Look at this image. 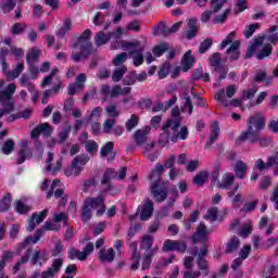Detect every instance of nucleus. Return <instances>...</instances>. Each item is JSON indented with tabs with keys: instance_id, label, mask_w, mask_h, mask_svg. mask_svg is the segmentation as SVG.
<instances>
[{
	"instance_id": "obj_1",
	"label": "nucleus",
	"mask_w": 278,
	"mask_h": 278,
	"mask_svg": "<svg viewBox=\"0 0 278 278\" xmlns=\"http://www.w3.org/2000/svg\"><path fill=\"white\" fill-rule=\"evenodd\" d=\"M119 179L123 181L127 177V167H121L117 172L114 168H108L101 179V186H106L102 193L97 198L87 197L81 207V220L88 223L92 218V210H96V216H103L105 214V194L112 190V179Z\"/></svg>"
},
{
	"instance_id": "obj_2",
	"label": "nucleus",
	"mask_w": 278,
	"mask_h": 278,
	"mask_svg": "<svg viewBox=\"0 0 278 278\" xmlns=\"http://www.w3.org/2000/svg\"><path fill=\"white\" fill-rule=\"evenodd\" d=\"M248 128L238 138V142H247L250 140L251 144H255L260 140V131L266 127V119L264 113H255L247 121Z\"/></svg>"
},
{
	"instance_id": "obj_3",
	"label": "nucleus",
	"mask_w": 278,
	"mask_h": 278,
	"mask_svg": "<svg viewBox=\"0 0 278 278\" xmlns=\"http://www.w3.org/2000/svg\"><path fill=\"white\" fill-rule=\"evenodd\" d=\"M264 40H266V35H261L252 39V43L248 47V51L245 53V58L248 60L255 55L256 60L262 61L273 55V45H264Z\"/></svg>"
},
{
	"instance_id": "obj_4",
	"label": "nucleus",
	"mask_w": 278,
	"mask_h": 278,
	"mask_svg": "<svg viewBox=\"0 0 278 278\" xmlns=\"http://www.w3.org/2000/svg\"><path fill=\"white\" fill-rule=\"evenodd\" d=\"M188 127L182 126L179 131V127L173 128V126H169L167 128H162V132L159 137V144L161 147H166L170 140L175 143L179 140H188Z\"/></svg>"
},
{
	"instance_id": "obj_5",
	"label": "nucleus",
	"mask_w": 278,
	"mask_h": 278,
	"mask_svg": "<svg viewBox=\"0 0 278 278\" xmlns=\"http://www.w3.org/2000/svg\"><path fill=\"white\" fill-rule=\"evenodd\" d=\"M90 29H86L80 37L78 38V42L74 43V47H79L80 53L72 54V59L75 62H80L83 58H88V55H94L97 53V49L92 47V42H90Z\"/></svg>"
},
{
	"instance_id": "obj_6",
	"label": "nucleus",
	"mask_w": 278,
	"mask_h": 278,
	"mask_svg": "<svg viewBox=\"0 0 278 278\" xmlns=\"http://www.w3.org/2000/svg\"><path fill=\"white\" fill-rule=\"evenodd\" d=\"M16 92V85L10 84L5 90L0 91V103L2 109H0V118L8 114H12L14 111V101H12V96Z\"/></svg>"
},
{
	"instance_id": "obj_7",
	"label": "nucleus",
	"mask_w": 278,
	"mask_h": 278,
	"mask_svg": "<svg viewBox=\"0 0 278 278\" xmlns=\"http://www.w3.org/2000/svg\"><path fill=\"white\" fill-rule=\"evenodd\" d=\"M229 45H230V47H229ZM226 47H229L226 50V53L228 54L229 60L231 62L239 60V58H240V41L236 40V30H232L230 34L227 35V37L222 41L219 49L223 50V49H226Z\"/></svg>"
},
{
	"instance_id": "obj_8",
	"label": "nucleus",
	"mask_w": 278,
	"mask_h": 278,
	"mask_svg": "<svg viewBox=\"0 0 278 278\" xmlns=\"http://www.w3.org/2000/svg\"><path fill=\"white\" fill-rule=\"evenodd\" d=\"M210 66H213L215 73H219V76L215 83V86H220L223 79H227V73H229V67L223 65V54L220 52H215L208 58Z\"/></svg>"
},
{
	"instance_id": "obj_9",
	"label": "nucleus",
	"mask_w": 278,
	"mask_h": 278,
	"mask_svg": "<svg viewBox=\"0 0 278 278\" xmlns=\"http://www.w3.org/2000/svg\"><path fill=\"white\" fill-rule=\"evenodd\" d=\"M88 155L81 154L77 155L73 161L72 165L65 169L66 177H79L81 175V170H84V166L88 164Z\"/></svg>"
},
{
	"instance_id": "obj_10",
	"label": "nucleus",
	"mask_w": 278,
	"mask_h": 278,
	"mask_svg": "<svg viewBox=\"0 0 278 278\" xmlns=\"http://www.w3.org/2000/svg\"><path fill=\"white\" fill-rule=\"evenodd\" d=\"M150 190L157 203H162L168 198V185L162 180L152 182Z\"/></svg>"
},
{
	"instance_id": "obj_11",
	"label": "nucleus",
	"mask_w": 278,
	"mask_h": 278,
	"mask_svg": "<svg viewBox=\"0 0 278 278\" xmlns=\"http://www.w3.org/2000/svg\"><path fill=\"white\" fill-rule=\"evenodd\" d=\"M188 249V244L185 241H177L167 239L163 243V253H168L170 251H177V253H185Z\"/></svg>"
},
{
	"instance_id": "obj_12",
	"label": "nucleus",
	"mask_w": 278,
	"mask_h": 278,
	"mask_svg": "<svg viewBox=\"0 0 278 278\" xmlns=\"http://www.w3.org/2000/svg\"><path fill=\"white\" fill-rule=\"evenodd\" d=\"M141 42L138 40L127 41L123 39H117L111 43V50L122 49L123 51H130L131 49H138Z\"/></svg>"
},
{
	"instance_id": "obj_13",
	"label": "nucleus",
	"mask_w": 278,
	"mask_h": 278,
	"mask_svg": "<svg viewBox=\"0 0 278 278\" xmlns=\"http://www.w3.org/2000/svg\"><path fill=\"white\" fill-rule=\"evenodd\" d=\"M40 134H42V136H46V138H49V136H51V134H53V128H51V124L43 123V124L36 126L30 131L31 140H38V138L40 137Z\"/></svg>"
},
{
	"instance_id": "obj_14",
	"label": "nucleus",
	"mask_w": 278,
	"mask_h": 278,
	"mask_svg": "<svg viewBox=\"0 0 278 278\" xmlns=\"http://www.w3.org/2000/svg\"><path fill=\"white\" fill-rule=\"evenodd\" d=\"M181 112L179 108L176 106L172 110V118L167 119V122L162 126V129H166L172 127L173 129H177V127H181Z\"/></svg>"
},
{
	"instance_id": "obj_15",
	"label": "nucleus",
	"mask_w": 278,
	"mask_h": 278,
	"mask_svg": "<svg viewBox=\"0 0 278 278\" xmlns=\"http://www.w3.org/2000/svg\"><path fill=\"white\" fill-rule=\"evenodd\" d=\"M208 238L210 232H207V226H205L203 223H200L198 225L197 232L191 237L193 244H197L198 242H207Z\"/></svg>"
},
{
	"instance_id": "obj_16",
	"label": "nucleus",
	"mask_w": 278,
	"mask_h": 278,
	"mask_svg": "<svg viewBox=\"0 0 278 278\" xmlns=\"http://www.w3.org/2000/svg\"><path fill=\"white\" fill-rule=\"evenodd\" d=\"M18 159L16 161V164L21 165L25 162V160H31L33 153L29 149V141L23 140L21 142V150L17 152Z\"/></svg>"
},
{
	"instance_id": "obj_17",
	"label": "nucleus",
	"mask_w": 278,
	"mask_h": 278,
	"mask_svg": "<svg viewBox=\"0 0 278 278\" xmlns=\"http://www.w3.org/2000/svg\"><path fill=\"white\" fill-rule=\"evenodd\" d=\"M48 260H49V252H47L46 249L35 250L33 252L31 257H30V264L33 266H36L37 264L39 266H42V264H46V262Z\"/></svg>"
},
{
	"instance_id": "obj_18",
	"label": "nucleus",
	"mask_w": 278,
	"mask_h": 278,
	"mask_svg": "<svg viewBox=\"0 0 278 278\" xmlns=\"http://www.w3.org/2000/svg\"><path fill=\"white\" fill-rule=\"evenodd\" d=\"M154 243L155 237L146 233L141 237V240L139 241V247L141 251H146L144 253H151L153 250H155V247H153Z\"/></svg>"
},
{
	"instance_id": "obj_19",
	"label": "nucleus",
	"mask_w": 278,
	"mask_h": 278,
	"mask_svg": "<svg viewBox=\"0 0 278 278\" xmlns=\"http://www.w3.org/2000/svg\"><path fill=\"white\" fill-rule=\"evenodd\" d=\"M129 249L131 251L130 260L132 262L130 268L131 270H138V268H140V252H138V242H130Z\"/></svg>"
},
{
	"instance_id": "obj_20",
	"label": "nucleus",
	"mask_w": 278,
	"mask_h": 278,
	"mask_svg": "<svg viewBox=\"0 0 278 278\" xmlns=\"http://www.w3.org/2000/svg\"><path fill=\"white\" fill-rule=\"evenodd\" d=\"M149 134H151V127L149 126L143 129L136 130L134 134L136 144H138V147L146 144L147 140H149Z\"/></svg>"
},
{
	"instance_id": "obj_21",
	"label": "nucleus",
	"mask_w": 278,
	"mask_h": 278,
	"mask_svg": "<svg viewBox=\"0 0 278 278\" xmlns=\"http://www.w3.org/2000/svg\"><path fill=\"white\" fill-rule=\"evenodd\" d=\"M128 51V55H132L134 66H142L144 63V55L142 54L144 52V48L139 46L138 48Z\"/></svg>"
},
{
	"instance_id": "obj_22",
	"label": "nucleus",
	"mask_w": 278,
	"mask_h": 278,
	"mask_svg": "<svg viewBox=\"0 0 278 278\" xmlns=\"http://www.w3.org/2000/svg\"><path fill=\"white\" fill-rule=\"evenodd\" d=\"M116 257L114 249H101L99 252V260L102 264H112Z\"/></svg>"
},
{
	"instance_id": "obj_23",
	"label": "nucleus",
	"mask_w": 278,
	"mask_h": 278,
	"mask_svg": "<svg viewBox=\"0 0 278 278\" xmlns=\"http://www.w3.org/2000/svg\"><path fill=\"white\" fill-rule=\"evenodd\" d=\"M47 214H49V210H43L39 214H33L31 219L28 223V231H34L36 229V225H40L47 218Z\"/></svg>"
},
{
	"instance_id": "obj_24",
	"label": "nucleus",
	"mask_w": 278,
	"mask_h": 278,
	"mask_svg": "<svg viewBox=\"0 0 278 278\" xmlns=\"http://www.w3.org/2000/svg\"><path fill=\"white\" fill-rule=\"evenodd\" d=\"M157 251H160V247L154 245V250H152L151 252H143L141 265L142 270H149V268H151V264L153 263V256L157 254Z\"/></svg>"
},
{
	"instance_id": "obj_25",
	"label": "nucleus",
	"mask_w": 278,
	"mask_h": 278,
	"mask_svg": "<svg viewBox=\"0 0 278 278\" xmlns=\"http://www.w3.org/2000/svg\"><path fill=\"white\" fill-rule=\"evenodd\" d=\"M188 30L186 31L187 40H192L199 34V20L190 18L187 24Z\"/></svg>"
},
{
	"instance_id": "obj_26",
	"label": "nucleus",
	"mask_w": 278,
	"mask_h": 278,
	"mask_svg": "<svg viewBox=\"0 0 278 278\" xmlns=\"http://www.w3.org/2000/svg\"><path fill=\"white\" fill-rule=\"evenodd\" d=\"M12 260H14L13 251L7 250L2 252V260L0 261V278H8L3 268L7 266L5 262H12Z\"/></svg>"
},
{
	"instance_id": "obj_27",
	"label": "nucleus",
	"mask_w": 278,
	"mask_h": 278,
	"mask_svg": "<svg viewBox=\"0 0 278 278\" xmlns=\"http://www.w3.org/2000/svg\"><path fill=\"white\" fill-rule=\"evenodd\" d=\"M273 166H275V159H270V156H268L267 162H264L262 159H257L254 164V170L264 173V170H268V168H273Z\"/></svg>"
},
{
	"instance_id": "obj_28",
	"label": "nucleus",
	"mask_w": 278,
	"mask_h": 278,
	"mask_svg": "<svg viewBox=\"0 0 278 278\" xmlns=\"http://www.w3.org/2000/svg\"><path fill=\"white\" fill-rule=\"evenodd\" d=\"M31 253H34V248H27L26 252L24 253V256L15 263V265L12 268L13 275H16L18 270H21V266L23 264H27L29 262V257H31Z\"/></svg>"
},
{
	"instance_id": "obj_29",
	"label": "nucleus",
	"mask_w": 278,
	"mask_h": 278,
	"mask_svg": "<svg viewBox=\"0 0 278 278\" xmlns=\"http://www.w3.org/2000/svg\"><path fill=\"white\" fill-rule=\"evenodd\" d=\"M112 151H114V142L109 141L101 148L100 155L101 157H108V162H112L116 157Z\"/></svg>"
},
{
	"instance_id": "obj_30",
	"label": "nucleus",
	"mask_w": 278,
	"mask_h": 278,
	"mask_svg": "<svg viewBox=\"0 0 278 278\" xmlns=\"http://www.w3.org/2000/svg\"><path fill=\"white\" fill-rule=\"evenodd\" d=\"M193 65L194 56H192V51L189 50L182 56L181 71H184V73H188V71L191 70Z\"/></svg>"
},
{
	"instance_id": "obj_31",
	"label": "nucleus",
	"mask_w": 278,
	"mask_h": 278,
	"mask_svg": "<svg viewBox=\"0 0 278 278\" xmlns=\"http://www.w3.org/2000/svg\"><path fill=\"white\" fill-rule=\"evenodd\" d=\"M153 216V201L147 200L140 213V220H149Z\"/></svg>"
},
{
	"instance_id": "obj_32",
	"label": "nucleus",
	"mask_w": 278,
	"mask_h": 278,
	"mask_svg": "<svg viewBox=\"0 0 278 278\" xmlns=\"http://www.w3.org/2000/svg\"><path fill=\"white\" fill-rule=\"evenodd\" d=\"M249 170V165L243 161H237L235 164V174L238 179H244L247 177V173Z\"/></svg>"
},
{
	"instance_id": "obj_33",
	"label": "nucleus",
	"mask_w": 278,
	"mask_h": 278,
	"mask_svg": "<svg viewBox=\"0 0 278 278\" xmlns=\"http://www.w3.org/2000/svg\"><path fill=\"white\" fill-rule=\"evenodd\" d=\"M218 136H220V127L218 126V122H214L212 124V132L208 141L204 146V149H210L213 146L215 140H218Z\"/></svg>"
},
{
	"instance_id": "obj_34",
	"label": "nucleus",
	"mask_w": 278,
	"mask_h": 278,
	"mask_svg": "<svg viewBox=\"0 0 278 278\" xmlns=\"http://www.w3.org/2000/svg\"><path fill=\"white\" fill-rule=\"evenodd\" d=\"M236 176L231 174H224L222 178V182L217 184V188H222V190H229L231 186H233V180Z\"/></svg>"
},
{
	"instance_id": "obj_35",
	"label": "nucleus",
	"mask_w": 278,
	"mask_h": 278,
	"mask_svg": "<svg viewBox=\"0 0 278 278\" xmlns=\"http://www.w3.org/2000/svg\"><path fill=\"white\" fill-rule=\"evenodd\" d=\"M154 36H163L164 38H168L170 36V28L164 22H160L157 26L154 27L153 30Z\"/></svg>"
},
{
	"instance_id": "obj_36",
	"label": "nucleus",
	"mask_w": 278,
	"mask_h": 278,
	"mask_svg": "<svg viewBox=\"0 0 278 278\" xmlns=\"http://www.w3.org/2000/svg\"><path fill=\"white\" fill-rule=\"evenodd\" d=\"M164 175V165L157 163L155 165V168L151 170L150 175L148 176V179L151 181H162L161 177Z\"/></svg>"
},
{
	"instance_id": "obj_37",
	"label": "nucleus",
	"mask_w": 278,
	"mask_h": 278,
	"mask_svg": "<svg viewBox=\"0 0 278 278\" xmlns=\"http://www.w3.org/2000/svg\"><path fill=\"white\" fill-rule=\"evenodd\" d=\"M110 40H112V35H110V33L105 34L104 31H99L94 37L97 47H103V45H108Z\"/></svg>"
},
{
	"instance_id": "obj_38",
	"label": "nucleus",
	"mask_w": 278,
	"mask_h": 278,
	"mask_svg": "<svg viewBox=\"0 0 278 278\" xmlns=\"http://www.w3.org/2000/svg\"><path fill=\"white\" fill-rule=\"evenodd\" d=\"M18 85L22 88H27L28 92H34V90H36V86L31 83V77L27 76V74L22 75Z\"/></svg>"
},
{
	"instance_id": "obj_39",
	"label": "nucleus",
	"mask_w": 278,
	"mask_h": 278,
	"mask_svg": "<svg viewBox=\"0 0 278 278\" xmlns=\"http://www.w3.org/2000/svg\"><path fill=\"white\" fill-rule=\"evenodd\" d=\"M71 125L65 124L64 127L61 129V131L58 135L59 140L56 141L58 144H64L66 140H68V136H71Z\"/></svg>"
},
{
	"instance_id": "obj_40",
	"label": "nucleus",
	"mask_w": 278,
	"mask_h": 278,
	"mask_svg": "<svg viewBox=\"0 0 278 278\" xmlns=\"http://www.w3.org/2000/svg\"><path fill=\"white\" fill-rule=\"evenodd\" d=\"M229 14H231V9H226L223 14L215 15L213 17V25H225Z\"/></svg>"
},
{
	"instance_id": "obj_41",
	"label": "nucleus",
	"mask_w": 278,
	"mask_h": 278,
	"mask_svg": "<svg viewBox=\"0 0 278 278\" xmlns=\"http://www.w3.org/2000/svg\"><path fill=\"white\" fill-rule=\"evenodd\" d=\"M41 53L42 52L38 48L30 49L26 55L27 64H34L35 62H38Z\"/></svg>"
},
{
	"instance_id": "obj_42",
	"label": "nucleus",
	"mask_w": 278,
	"mask_h": 278,
	"mask_svg": "<svg viewBox=\"0 0 278 278\" xmlns=\"http://www.w3.org/2000/svg\"><path fill=\"white\" fill-rule=\"evenodd\" d=\"M23 71H25V65L23 63H17L13 71L5 73V77L7 79H16V77L21 76Z\"/></svg>"
},
{
	"instance_id": "obj_43",
	"label": "nucleus",
	"mask_w": 278,
	"mask_h": 278,
	"mask_svg": "<svg viewBox=\"0 0 278 278\" xmlns=\"http://www.w3.org/2000/svg\"><path fill=\"white\" fill-rule=\"evenodd\" d=\"M71 27H73V22L67 17L64 20L63 26L56 31L58 38H64L66 33L71 31Z\"/></svg>"
},
{
	"instance_id": "obj_44",
	"label": "nucleus",
	"mask_w": 278,
	"mask_h": 278,
	"mask_svg": "<svg viewBox=\"0 0 278 278\" xmlns=\"http://www.w3.org/2000/svg\"><path fill=\"white\" fill-rule=\"evenodd\" d=\"M125 73H127V66L126 65H122L121 67H116L113 71L112 74V81H114L115 84H117V81H121V79H123Z\"/></svg>"
},
{
	"instance_id": "obj_45",
	"label": "nucleus",
	"mask_w": 278,
	"mask_h": 278,
	"mask_svg": "<svg viewBox=\"0 0 278 278\" xmlns=\"http://www.w3.org/2000/svg\"><path fill=\"white\" fill-rule=\"evenodd\" d=\"M27 30V25L25 23H14L11 26L12 36H22Z\"/></svg>"
},
{
	"instance_id": "obj_46",
	"label": "nucleus",
	"mask_w": 278,
	"mask_h": 278,
	"mask_svg": "<svg viewBox=\"0 0 278 278\" xmlns=\"http://www.w3.org/2000/svg\"><path fill=\"white\" fill-rule=\"evenodd\" d=\"M175 258H176L175 254H172L168 258H161L155 266L156 273H162V270H164V268H166L168 264H173V262H175Z\"/></svg>"
},
{
	"instance_id": "obj_47",
	"label": "nucleus",
	"mask_w": 278,
	"mask_h": 278,
	"mask_svg": "<svg viewBox=\"0 0 278 278\" xmlns=\"http://www.w3.org/2000/svg\"><path fill=\"white\" fill-rule=\"evenodd\" d=\"M240 249V239L233 236L227 243L226 253H233Z\"/></svg>"
},
{
	"instance_id": "obj_48",
	"label": "nucleus",
	"mask_w": 278,
	"mask_h": 278,
	"mask_svg": "<svg viewBox=\"0 0 278 278\" xmlns=\"http://www.w3.org/2000/svg\"><path fill=\"white\" fill-rule=\"evenodd\" d=\"M12 205V194L7 193L0 200V212H8Z\"/></svg>"
},
{
	"instance_id": "obj_49",
	"label": "nucleus",
	"mask_w": 278,
	"mask_h": 278,
	"mask_svg": "<svg viewBox=\"0 0 278 278\" xmlns=\"http://www.w3.org/2000/svg\"><path fill=\"white\" fill-rule=\"evenodd\" d=\"M207 177H210L207 172H200L193 177V184L195 186H203L206 184Z\"/></svg>"
},
{
	"instance_id": "obj_50",
	"label": "nucleus",
	"mask_w": 278,
	"mask_h": 278,
	"mask_svg": "<svg viewBox=\"0 0 278 278\" xmlns=\"http://www.w3.org/2000/svg\"><path fill=\"white\" fill-rule=\"evenodd\" d=\"M104 112L106 116L111 118H118L121 116V112L115 106V104H109L108 106H105Z\"/></svg>"
},
{
	"instance_id": "obj_51",
	"label": "nucleus",
	"mask_w": 278,
	"mask_h": 278,
	"mask_svg": "<svg viewBox=\"0 0 278 278\" xmlns=\"http://www.w3.org/2000/svg\"><path fill=\"white\" fill-rule=\"evenodd\" d=\"M67 257L68 260H79L80 262H84L83 252L73 247L67 250Z\"/></svg>"
},
{
	"instance_id": "obj_52",
	"label": "nucleus",
	"mask_w": 278,
	"mask_h": 278,
	"mask_svg": "<svg viewBox=\"0 0 278 278\" xmlns=\"http://www.w3.org/2000/svg\"><path fill=\"white\" fill-rule=\"evenodd\" d=\"M198 260V268L202 270L203 277H207L210 275V265L207 264V260L205 258H197Z\"/></svg>"
},
{
	"instance_id": "obj_53",
	"label": "nucleus",
	"mask_w": 278,
	"mask_h": 278,
	"mask_svg": "<svg viewBox=\"0 0 278 278\" xmlns=\"http://www.w3.org/2000/svg\"><path fill=\"white\" fill-rule=\"evenodd\" d=\"M62 266H64V258H54L52 261V265L49 268L54 275H58L60 270H62Z\"/></svg>"
},
{
	"instance_id": "obj_54",
	"label": "nucleus",
	"mask_w": 278,
	"mask_h": 278,
	"mask_svg": "<svg viewBox=\"0 0 278 278\" xmlns=\"http://www.w3.org/2000/svg\"><path fill=\"white\" fill-rule=\"evenodd\" d=\"M212 45H214V40H212V38H206L204 41L200 43L199 53L203 55V53L212 49Z\"/></svg>"
},
{
	"instance_id": "obj_55",
	"label": "nucleus",
	"mask_w": 278,
	"mask_h": 278,
	"mask_svg": "<svg viewBox=\"0 0 278 278\" xmlns=\"http://www.w3.org/2000/svg\"><path fill=\"white\" fill-rule=\"evenodd\" d=\"M260 27H261L260 23L250 24L245 26V29L243 30V36L245 38H251V36H253V34H255V30L260 29Z\"/></svg>"
},
{
	"instance_id": "obj_56",
	"label": "nucleus",
	"mask_w": 278,
	"mask_h": 278,
	"mask_svg": "<svg viewBox=\"0 0 278 278\" xmlns=\"http://www.w3.org/2000/svg\"><path fill=\"white\" fill-rule=\"evenodd\" d=\"M138 115L132 114L125 124L126 131H131L132 129H135L138 126Z\"/></svg>"
},
{
	"instance_id": "obj_57",
	"label": "nucleus",
	"mask_w": 278,
	"mask_h": 278,
	"mask_svg": "<svg viewBox=\"0 0 278 278\" xmlns=\"http://www.w3.org/2000/svg\"><path fill=\"white\" fill-rule=\"evenodd\" d=\"M127 58H129V54H127V52H122V53L117 54L113 59V65L123 66V64H125V62H127Z\"/></svg>"
},
{
	"instance_id": "obj_58",
	"label": "nucleus",
	"mask_w": 278,
	"mask_h": 278,
	"mask_svg": "<svg viewBox=\"0 0 278 278\" xmlns=\"http://www.w3.org/2000/svg\"><path fill=\"white\" fill-rule=\"evenodd\" d=\"M14 8H16V0H7L2 5H0L3 14H9V12H12Z\"/></svg>"
},
{
	"instance_id": "obj_59",
	"label": "nucleus",
	"mask_w": 278,
	"mask_h": 278,
	"mask_svg": "<svg viewBox=\"0 0 278 278\" xmlns=\"http://www.w3.org/2000/svg\"><path fill=\"white\" fill-rule=\"evenodd\" d=\"M85 149H86L87 153L94 155V153H97V151H99V144L97 143V141L88 140L85 143Z\"/></svg>"
},
{
	"instance_id": "obj_60",
	"label": "nucleus",
	"mask_w": 278,
	"mask_h": 278,
	"mask_svg": "<svg viewBox=\"0 0 278 278\" xmlns=\"http://www.w3.org/2000/svg\"><path fill=\"white\" fill-rule=\"evenodd\" d=\"M29 210H31V206L27 205L21 200L15 203V211L17 212V214H27Z\"/></svg>"
},
{
	"instance_id": "obj_61",
	"label": "nucleus",
	"mask_w": 278,
	"mask_h": 278,
	"mask_svg": "<svg viewBox=\"0 0 278 278\" xmlns=\"http://www.w3.org/2000/svg\"><path fill=\"white\" fill-rule=\"evenodd\" d=\"M205 220H211L215 223L216 218H218V207L212 206L207 210V214L204 216Z\"/></svg>"
},
{
	"instance_id": "obj_62",
	"label": "nucleus",
	"mask_w": 278,
	"mask_h": 278,
	"mask_svg": "<svg viewBox=\"0 0 278 278\" xmlns=\"http://www.w3.org/2000/svg\"><path fill=\"white\" fill-rule=\"evenodd\" d=\"M116 125V119L109 118L104 121L103 124V132L104 134H112V128Z\"/></svg>"
},
{
	"instance_id": "obj_63",
	"label": "nucleus",
	"mask_w": 278,
	"mask_h": 278,
	"mask_svg": "<svg viewBox=\"0 0 278 278\" xmlns=\"http://www.w3.org/2000/svg\"><path fill=\"white\" fill-rule=\"evenodd\" d=\"M12 151H14V140L9 139L4 142L2 147V153H4V155H10Z\"/></svg>"
},
{
	"instance_id": "obj_64",
	"label": "nucleus",
	"mask_w": 278,
	"mask_h": 278,
	"mask_svg": "<svg viewBox=\"0 0 278 278\" xmlns=\"http://www.w3.org/2000/svg\"><path fill=\"white\" fill-rule=\"evenodd\" d=\"M228 0H212L211 8L213 12H220L223 10V4L227 3Z\"/></svg>"
}]
</instances>
